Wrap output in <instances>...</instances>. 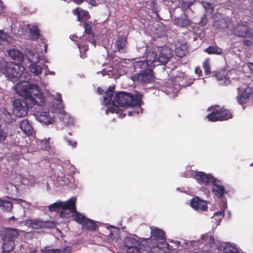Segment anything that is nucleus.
I'll return each mask as SVG.
<instances>
[{"label": "nucleus", "mask_w": 253, "mask_h": 253, "mask_svg": "<svg viewBox=\"0 0 253 253\" xmlns=\"http://www.w3.org/2000/svg\"><path fill=\"white\" fill-rule=\"evenodd\" d=\"M81 53V57L84 59L87 56V54L86 52H80Z\"/></svg>", "instance_id": "69168bd1"}, {"label": "nucleus", "mask_w": 253, "mask_h": 253, "mask_svg": "<svg viewBox=\"0 0 253 253\" xmlns=\"http://www.w3.org/2000/svg\"><path fill=\"white\" fill-rule=\"evenodd\" d=\"M204 51L208 54L221 55L223 53V49L217 45L209 46L204 49Z\"/></svg>", "instance_id": "473e14b6"}, {"label": "nucleus", "mask_w": 253, "mask_h": 253, "mask_svg": "<svg viewBox=\"0 0 253 253\" xmlns=\"http://www.w3.org/2000/svg\"><path fill=\"white\" fill-rule=\"evenodd\" d=\"M20 127L27 135H31L32 133L33 127L27 119L21 121L19 123Z\"/></svg>", "instance_id": "bb28decb"}, {"label": "nucleus", "mask_w": 253, "mask_h": 253, "mask_svg": "<svg viewBox=\"0 0 253 253\" xmlns=\"http://www.w3.org/2000/svg\"><path fill=\"white\" fill-rule=\"evenodd\" d=\"M17 94L33 105L42 106L44 97L36 84H30L27 81L17 83L15 87Z\"/></svg>", "instance_id": "f03ea898"}, {"label": "nucleus", "mask_w": 253, "mask_h": 253, "mask_svg": "<svg viewBox=\"0 0 253 253\" xmlns=\"http://www.w3.org/2000/svg\"><path fill=\"white\" fill-rule=\"evenodd\" d=\"M8 38V36L7 34L4 33L2 30H0V39L4 41H6Z\"/></svg>", "instance_id": "864d4df0"}, {"label": "nucleus", "mask_w": 253, "mask_h": 253, "mask_svg": "<svg viewBox=\"0 0 253 253\" xmlns=\"http://www.w3.org/2000/svg\"><path fill=\"white\" fill-rule=\"evenodd\" d=\"M88 3L90 4L92 6H96L99 3L100 0H85Z\"/></svg>", "instance_id": "4d7b16f0"}, {"label": "nucleus", "mask_w": 253, "mask_h": 253, "mask_svg": "<svg viewBox=\"0 0 253 253\" xmlns=\"http://www.w3.org/2000/svg\"><path fill=\"white\" fill-rule=\"evenodd\" d=\"M165 232L157 228L152 226L151 227V238L156 241L165 240L166 239Z\"/></svg>", "instance_id": "6ab92c4d"}, {"label": "nucleus", "mask_w": 253, "mask_h": 253, "mask_svg": "<svg viewBox=\"0 0 253 253\" xmlns=\"http://www.w3.org/2000/svg\"><path fill=\"white\" fill-rule=\"evenodd\" d=\"M0 208L4 211L10 212L13 208V203L6 200H0Z\"/></svg>", "instance_id": "2f4dec72"}, {"label": "nucleus", "mask_w": 253, "mask_h": 253, "mask_svg": "<svg viewBox=\"0 0 253 253\" xmlns=\"http://www.w3.org/2000/svg\"><path fill=\"white\" fill-rule=\"evenodd\" d=\"M174 23L175 25L181 28H187L191 25L192 22L188 18L187 15L184 13L180 16L174 18Z\"/></svg>", "instance_id": "dca6fc26"}, {"label": "nucleus", "mask_w": 253, "mask_h": 253, "mask_svg": "<svg viewBox=\"0 0 253 253\" xmlns=\"http://www.w3.org/2000/svg\"><path fill=\"white\" fill-rule=\"evenodd\" d=\"M65 139L67 141L68 144L69 145H71L73 146V147H76L77 145V142L75 141L72 142V141L69 139L67 136L65 137Z\"/></svg>", "instance_id": "5fc2aeb1"}, {"label": "nucleus", "mask_w": 253, "mask_h": 253, "mask_svg": "<svg viewBox=\"0 0 253 253\" xmlns=\"http://www.w3.org/2000/svg\"><path fill=\"white\" fill-rule=\"evenodd\" d=\"M169 244L165 240H161L157 243L151 249V251L153 253H164L168 249Z\"/></svg>", "instance_id": "4be33fe9"}, {"label": "nucleus", "mask_w": 253, "mask_h": 253, "mask_svg": "<svg viewBox=\"0 0 253 253\" xmlns=\"http://www.w3.org/2000/svg\"><path fill=\"white\" fill-rule=\"evenodd\" d=\"M191 206L196 210L206 211L208 209L207 203L198 197L193 198L190 202Z\"/></svg>", "instance_id": "2eb2a0df"}, {"label": "nucleus", "mask_w": 253, "mask_h": 253, "mask_svg": "<svg viewBox=\"0 0 253 253\" xmlns=\"http://www.w3.org/2000/svg\"><path fill=\"white\" fill-rule=\"evenodd\" d=\"M8 54L12 59L18 61H23L24 58V54L20 51L16 49L8 50Z\"/></svg>", "instance_id": "cd10ccee"}, {"label": "nucleus", "mask_w": 253, "mask_h": 253, "mask_svg": "<svg viewBox=\"0 0 253 253\" xmlns=\"http://www.w3.org/2000/svg\"><path fill=\"white\" fill-rule=\"evenodd\" d=\"M113 103L114 105L113 108H110L111 112L120 115V117L124 118L126 116V113H124V110L119 108L117 105L121 107H130L132 110L128 112L129 116L138 115L142 113L143 110L141 107L143 103L141 95H136L133 96L132 94L124 91H121L117 93L113 100Z\"/></svg>", "instance_id": "f257e3e1"}, {"label": "nucleus", "mask_w": 253, "mask_h": 253, "mask_svg": "<svg viewBox=\"0 0 253 253\" xmlns=\"http://www.w3.org/2000/svg\"><path fill=\"white\" fill-rule=\"evenodd\" d=\"M113 95V89H108L105 92L103 97V100L105 104H110Z\"/></svg>", "instance_id": "79ce46f5"}, {"label": "nucleus", "mask_w": 253, "mask_h": 253, "mask_svg": "<svg viewBox=\"0 0 253 253\" xmlns=\"http://www.w3.org/2000/svg\"><path fill=\"white\" fill-rule=\"evenodd\" d=\"M253 93V88L250 86L245 88L241 94L237 96V100L239 104L242 106L248 102L252 97Z\"/></svg>", "instance_id": "9b49d317"}, {"label": "nucleus", "mask_w": 253, "mask_h": 253, "mask_svg": "<svg viewBox=\"0 0 253 253\" xmlns=\"http://www.w3.org/2000/svg\"><path fill=\"white\" fill-rule=\"evenodd\" d=\"M38 120L45 124H50L53 121V117L49 114V112H42L38 116Z\"/></svg>", "instance_id": "c85d7f7f"}, {"label": "nucleus", "mask_w": 253, "mask_h": 253, "mask_svg": "<svg viewBox=\"0 0 253 253\" xmlns=\"http://www.w3.org/2000/svg\"><path fill=\"white\" fill-rule=\"evenodd\" d=\"M248 66H249V68L250 69L251 71L253 73V63H249V65H248Z\"/></svg>", "instance_id": "338daca9"}, {"label": "nucleus", "mask_w": 253, "mask_h": 253, "mask_svg": "<svg viewBox=\"0 0 253 253\" xmlns=\"http://www.w3.org/2000/svg\"><path fill=\"white\" fill-rule=\"evenodd\" d=\"M84 0H73V1L77 4H82Z\"/></svg>", "instance_id": "0e129e2a"}, {"label": "nucleus", "mask_w": 253, "mask_h": 253, "mask_svg": "<svg viewBox=\"0 0 253 253\" xmlns=\"http://www.w3.org/2000/svg\"><path fill=\"white\" fill-rule=\"evenodd\" d=\"M97 91L99 94H102L103 92V90L100 87H98Z\"/></svg>", "instance_id": "774afa93"}, {"label": "nucleus", "mask_w": 253, "mask_h": 253, "mask_svg": "<svg viewBox=\"0 0 253 253\" xmlns=\"http://www.w3.org/2000/svg\"><path fill=\"white\" fill-rule=\"evenodd\" d=\"M224 211H219L216 212H215L214 214V216H220V219H221L222 218L224 217Z\"/></svg>", "instance_id": "bf43d9fd"}, {"label": "nucleus", "mask_w": 253, "mask_h": 253, "mask_svg": "<svg viewBox=\"0 0 253 253\" xmlns=\"http://www.w3.org/2000/svg\"><path fill=\"white\" fill-rule=\"evenodd\" d=\"M72 248L70 247H66L61 249H52L46 251V253H70Z\"/></svg>", "instance_id": "c03bdc74"}, {"label": "nucleus", "mask_w": 253, "mask_h": 253, "mask_svg": "<svg viewBox=\"0 0 253 253\" xmlns=\"http://www.w3.org/2000/svg\"><path fill=\"white\" fill-rule=\"evenodd\" d=\"M244 44L246 45H250L252 43V42L250 40H244L243 42Z\"/></svg>", "instance_id": "e2e57ef3"}, {"label": "nucleus", "mask_w": 253, "mask_h": 253, "mask_svg": "<svg viewBox=\"0 0 253 253\" xmlns=\"http://www.w3.org/2000/svg\"><path fill=\"white\" fill-rule=\"evenodd\" d=\"M127 253H140V246H136L126 249Z\"/></svg>", "instance_id": "de8ad7c7"}, {"label": "nucleus", "mask_w": 253, "mask_h": 253, "mask_svg": "<svg viewBox=\"0 0 253 253\" xmlns=\"http://www.w3.org/2000/svg\"><path fill=\"white\" fill-rule=\"evenodd\" d=\"M19 235L17 230L10 228L6 233L4 238H6L8 240L14 241V239Z\"/></svg>", "instance_id": "58836bf2"}, {"label": "nucleus", "mask_w": 253, "mask_h": 253, "mask_svg": "<svg viewBox=\"0 0 253 253\" xmlns=\"http://www.w3.org/2000/svg\"><path fill=\"white\" fill-rule=\"evenodd\" d=\"M25 225L34 229H51L56 226V224L53 221L50 220L43 221L42 219L38 218L27 219L25 221Z\"/></svg>", "instance_id": "423d86ee"}, {"label": "nucleus", "mask_w": 253, "mask_h": 253, "mask_svg": "<svg viewBox=\"0 0 253 253\" xmlns=\"http://www.w3.org/2000/svg\"><path fill=\"white\" fill-rule=\"evenodd\" d=\"M14 106L13 113L18 117H23L28 113L29 108H32L35 105L31 104L25 99H16L13 101Z\"/></svg>", "instance_id": "20e7f679"}, {"label": "nucleus", "mask_w": 253, "mask_h": 253, "mask_svg": "<svg viewBox=\"0 0 253 253\" xmlns=\"http://www.w3.org/2000/svg\"><path fill=\"white\" fill-rule=\"evenodd\" d=\"M2 253H10L15 247L14 241L7 239L4 238L2 244Z\"/></svg>", "instance_id": "a878e982"}, {"label": "nucleus", "mask_w": 253, "mask_h": 253, "mask_svg": "<svg viewBox=\"0 0 253 253\" xmlns=\"http://www.w3.org/2000/svg\"><path fill=\"white\" fill-rule=\"evenodd\" d=\"M201 239L202 240H207L208 239H210V242L211 243H212L214 242V239L212 237H211V236L208 235V234H205V235H203L201 237Z\"/></svg>", "instance_id": "3c124183"}, {"label": "nucleus", "mask_w": 253, "mask_h": 253, "mask_svg": "<svg viewBox=\"0 0 253 253\" xmlns=\"http://www.w3.org/2000/svg\"><path fill=\"white\" fill-rule=\"evenodd\" d=\"M36 177L33 175H28L26 177H22L21 182L28 186H34L36 183Z\"/></svg>", "instance_id": "c9c22d12"}, {"label": "nucleus", "mask_w": 253, "mask_h": 253, "mask_svg": "<svg viewBox=\"0 0 253 253\" xmlns=\"http://www.w3.org/2000/svg\"><path fill=\"white\" fill-rule=\"evenodd\" d=\"M7 137V133L0 128V142H3Z\"/></svg>", "instance_id": "8fccbe9b"}, {"label": "nucleus", "mask_w": 253, "mask_h": 253, "mask_svg": "<svg viewBox=\"0 0 253 253\" xmlns=\"http://www.w3.org/2000/svg\"><path fill=\"white\" fill-rule=\"evenodd\" d=\"M153 76L152 70L148 68L131 76V78L134 82L137 83H149L153 79Z\"/></svg>", "instance_id": "6e6552de"}, {"label": "nucleus", "mask_w": 253, "mask_h": 253, "mask_svg": "<svg viewBox=\"0 0 253 253\" xmlns=\"http://www.w3.org/2000/svg\"><path fill=\"white\" fill-rule=\"evenodd\" d=\"M211 182L212 183V185L213 186V188H216V185L217 186H221L220 185V181L217 180L216 178L213 177L212 178V180H211Z\"/></svg>", "instance_id": "6e6d98bb"}, {"label": "nucleus", "mask_w": 253, "mask_h": 253, "mask_svg": "<svg viewBox=\"0 0 253 253\" xmlns=\"http://www.w3.org/2000/svg\"><path fill=\"white\" fill-rule=\"evenodd\" d=\"M217 248L223 253H240L238 249L229 243L221 242L217 245Z\"/></svg>", "instance_id": "a211bd4d"}, {"label": "nucleus", "mask_w": 253, "mask_h": 253, "mask_svg": "<svg viewBox=\"0 0 253 253\" xmlns=\"http://www.w3.org/2000/svg\"><path fill=\"white\" fill-rule=\"evenodd\" d=\"M232 34L240 38H250L253 36L252 29L246 21H241L233 26Z\"/></svg>", "instance_id": "39448f33"}, {"label": "nucleus", "mask_w": 253, "mask_h": 253, "mask_svg": "<svg viewBox=\"0 0 253 253\" xmlns=\"http://www.w3.org/2000/svg\"><path fill=\"white\" fill-rule=\"evenodd\" d=\"M146 60L147 65L151 67H154L155 65H153L154 62H158L157 54L153 49H146L145 53Z\"/></svg>", "instance_id": "aec40b11"}, {"label": "nucleus", "mask_w": 253, "mask_h": 253, "mask_svg": "<svg viewBox=\"0 0 253 253\" xmlns=\"http://www.w3.org/2000/svg\"><path fill=\"white\" fill-rule=\"evenodd\" d=\"M232 74V72L227 73L225 70H221L218 72L215 75V77L218 80L223 81L224 85H227L230 84L231 80L230 75Z\"/></svg>", "instance_id": "393cba45"}, {"label": "nucleus", "mask_w": 253, "mask_h": 253, "mask_svg": "<svg viewBox=\"0 0 253 253\" xmlns=\"http://www.w3.org/2000/svg\"><path fill=\"white\" fill-rule=\"evenodd\" d=\"M124 244L126 249L136 246H140L138 241L131 237H126L124 240Z\"/></svg>", "instance_id": "72a5a7b5"}, {"label": "nucleus", "mask_w": 253, "mask_h": 253, "mask_svg": "<svg viewBox=\"0 0 253 253\" xmlns=\"http://www.w3.org/2000/svg\"><path fill=\"white\" fill-rule=\"evenodd\" d=\"M204 6L207 11L209 10L211 12L213 11V7L211 3L210 2H205Z\"/></svg>", "instance_id": "603ef678"}, {"label": "nucleus", "mask_w": 253, "mask_h": 253, "mask_svg": "<svg viewBox=\"0 0 253 253\" xmlns=\"http://www.w3.org/2000/svg\"><path fill=\"white\" fill-rule=\"evenodd\" d=\"M73 13L77 16L78 21L80 22H85L90 17L87 11L83 10L80 7H77L73 9Z\"/></svg>", "instance_id": "412c9836"}, {"label": "nucleus", "mask_w": 253, "mask_h": 253, "mask_svg": "<svg viewBox=\"0 0 253 253\" xmlns=\"http://www.w3.org/2000/svg\"><path fill=\"white\" fill-rule=\"evenodd\" d=\"M127 43V36L121 35L117 37L114 42V46L118 51L124 53L126 51Z\"/></svg>", "instance_id": "9d476101"}, {"label": "nucleus", "mask_w": 253, "mask_h": 253, "mask_svg": "<svg viewBox=\"0 0 253 253\" xmlns=\"http://www.w3.org/2000/svg\"><path fill=\"white\" fill-rule=\"evenodd\" d=\"M83 25L84 29V33L85 34V35L84 36L85 37V41L86 42H90L94 47H95L96 45V40L95 38V36L90 25L86 22H84Z\"/></svg>", "instance_id": "ddd939ff"}, {"label": "nucleus", "mask_w": 253, "mask_h": 253, "mask_svg": "<svg viewBox=\"0 0 253 253\" xmlns=\"http://www.w3.org/2000/svg\"><path fill=\"white\" fill-rule=\"evenodd\" d=\"M82 226L86 229L90 231L95 230L97 227L94 221L87 217L82 224Z\"/></svg>", "instance_id": "e433bc0d"}, {"label": "nucleus", "mask_w": 253, "mask_h": 253, "mask_svg": "<svg viewBox=\"0 0 253 253\" xmlns=\"http://www.w3.org/2000/svg\"><path fill=\"white\" fill-rule=\"evenodd\" d=\"M73 199H70L65 203L61 201H57L50 205L48 207V210L50 211H60V216L62 218L69 217V214H66L69 208L71 205Z\"/></svg>", "instance_id": "0eeeda50"}, {"label": "nucleus", "mask_w": 253, "mask_h": 253, "mask_svg": "<svg viewBox=\"0 0 253 253\" xmlns=\"http://www.w3.org/2000/svg\"><path fill=\"white\" fill-rule=\"evenodd\" d=\"M25 70L20 64L12 61H0V72L10 81L15 82L19 80Z\"/></svg>", "instance_id": "7ed1b4c3"}, {"label": "nucleus", "mask_w": 253, "mask_h": 253, "mask_svg": "<svg viewBox=\"0 0 253 253\" xmlns=\"http://www.w3.org/2000/svg\"><path fill=\"white\" fill-rule=\"evenodd\" d=\"M112 74V72L111 70H109L108 71H106V69H104L102 71V74L103 75H110Z\"/></svg>", "instance_id": "052dcab7"}, {"label": "nucleus", "mask_w": 253, "mask_h": 253, "mask_svg": "<svg viewBox=\"0 0 253 253\" xmlns=\"http://www.w3.org/2000/svg\"><path fill=\"white\" fill-rule=\"evenodd\" d=\"M229 23V19L222 17L219 18L213 22L212 26L218 30H223L225 28H228Z\"/></svg>", "instance_id": "b1692460"}, {"label": "nucleus", "mask_w": 253, "mask_h": 253, "mask_svg": "<svg viewBox=\"0 0 253 253\" xmlns=\"http://www.w3.org/2000/svg\"><path fill=\"white\" fill-rule=\"evenodd\" d=\"M148 66H149L147 65V63L145 60H138L134 62L133 63V67L135 71L138 69H145L146 67Z\"/></svg>", "instance_id": "37998d69"}, {"label": "nucleus", "mask_w": 253, "mask_h": 253, "mask_svg": "<svg viewBox=\"0 0 253 253\" xmlns=\"http://www.w3.org/2000/svg\"><path fill=\"white\" fill-rule=\"evenodd\" d=\"M172 56V51L167 47H162L158 57V62L161 64H166Z\"/></svg>", "instance_id": "f8f14e48"}, {"label": "nucleus", "mask_w": 253, "mask_h": 253, "mask_svg": "<svg viewBox=\"0 0 253 253\" xmlns=\"http://www.w3.org/2000/svg\"><path fill=\"white\" fill-rule=\"evenodd\" d=\"M188 52V45L186 42L178 41L175 44V53L179 57H183Z\"/></svg>", "instance_id": "f3484780"}, {"label": "nucleus", "mask_w": 253, "mask_h": 253, "mask_svg": "<svg viewBox=\"0 0 253 253\" xmlns=\"http://www.w3.org/2000/svg\"><path fill=\"white\" fill-rule=\"evenodd\" d=\"M212 191L217 197L222 198L225 194V189L222 185H216V188H212Z\"/></svg>", "instance_id": "ea45409f"}, {"label": "nucleus", "mask_w": 253, "mask_h": 253, "mask_svg": "<svg viewBox=\"0 0 253 253\" xmlns=\"http://www.w3.org/2000/svg\"><path fill=\"white\" fill-rule=\"evenodd\" d=\"M207 22V15L204 14L201 17L198 24L201 26H205Z\"/></svg>", "instance_id": "09e8293b"}, {"label": "nucleus", "mask_w": 253, "mask_h": 253, "mask_svg": "<svg viewBox=\"0 0 253 253\" xmlns=\"http://www.w3.org/2000/svg\"><path fill=\"white\" fill-rule=\"evenodd\" d=\"M196 0H178V5L183 11L191 9V7Z\"/></svg>", "instance_id": "c756f323"}, {"label": "nucleus", "mask_w": 253, "mask_h": 253, "mask_svg": "<svg viewBox=\"0 0 253 253\" xmlns=\"http://www.w3.org/2000/svg\"><path fill=\"white\" fill-rule=\"evenodd\" d=\"M195 73L198 75V77H201L203 76V72L200 67H197L195 69Z\"/></svg>", "instance_id": "13d9d810"}, {"label": "nucleus", "mask_w": 253, "mask_h": 253, "mask_svg": "<svg viewBox=\"0 0 253 253\" xmlns=\"http://www.w3.org/2000/svg\"><path fill=\"white\" fill-rule=\"evenodd\" d=\"M4 9V6L3 5V2L1 0H0V14L3 12Z\"/></svg>", "instance_id": "680f3d73"}, {"label": "nucleus", "mask_w": 253, "mask_h": 253, "mask_svg": "<svg viewBox=\"0 0 253 253\" xmlns=\"http://www.w3.org/2000/svg\"><path fill=\"white\" fill-rule=\"evenodd\" d=\"M194 177L199 183H203L205 185L209 184L213 178L211 175L202 171L195 172L194 173Z\"/></svg>", "instance_id": "4468645a"}, {"label": "nucleus", "mask_w": 253, "mask_h": 253, "mask_svg": "<svg viewBox=\"0 0 253 253\" xmlns=\"http://www.w3.org/2000/svg\"><path fill=\"white\" fill-rule=\"evenodd\" d=\"M203 66L204 69L205 76L209 75L211 73L210 59L208 58L205 59V60L203 63Z\"/></svg>", "instance_id": "a18cd8bd"}, {"label": "nucleus", "mask_w": 253, "mask_h": 253, "mask_svg": "<svg viewBox=\"0 0 253 253\" xmlns=\"http://www.w3.org/2000/svg\"><path fill=\"white\" fill-rule=\"evenodd\" d=\"M29 69L30 71L36 76L40 75L42 71V69L40 66L34 63H32L29 66Z\"/></svg>", "instance_id": "a19ab883"}, {"label": "nucleus", "mask_w": 253, "mask_h": 253, "mask_svg": "<svg viewBox=\"0 0 253 253\" xmlns=\"http://www.w3.org/2000/svg\"><path fill=\"white\" fill-rule=\"evenodd\" d=\"M78 47L80 52H86L88 50V46L84 42L78 44Z\"/></svg>", "instance_id": "49530a36"}, {"label": "nucleus", "mask_w": 253, "mask_h": 253, "mask_svg": "<svg viewBox=\"0 0 253 253\" xmlns=\"http://www.w3.org/2000/svg\"><path fill=\"white\" fill-rule=\"evenodd\" d=\"M76 200L75 198L73 200L66 214H69V217L72 214L71 216L73 218V219L76 222L82 225L86 217L77 211Z\"/></svg>", "instance_id": "1a4fd4ad"}, {"label": "nucleus", "mask_w": 253, "mask_h": 253, "mask_svg": "<svg viewBox=\"0 0 253 253\" xmlns=\"http://www.w3.org/2000/svg\"><path fill=\"white\" fill-rule=\"evenodd\" d=\"M219 115L220 116L222 121H226L231 119L233 117L232 113L230 110L225 109L223 107L218 110Z\"/></svg>", "instance_id": "f704fd0d"}, {"label": "nucleus", "mask_w": 253, "mask_h": 253, "mask_svg": "<svg viewBox=\"0 0 253 253\" xmlns=\"http://www.w3.org/2000/svg\"><path fill=\"white\" fill-rule=\"evenodd\" d=\"M7 193L9 195V197L13 200L17 201L18 203L21 204L25 201L21 199H16L13 197L14 196L16 195L18 193V188L17 187L12 183H9L7 185Z\"/></svg>", "instance_id": "5701e85b"}, {"label": "nucleus", "mask_w": 253, "mask_h": 253, "mask_svg": "<svg viewBox=\"0 0 253 253\" xmlns=\"http://www.w3.org/2000/svg\"><path fill=\"white\" fill-rule=\"evenodd\" d=\"M208 121L211 122L222 121L220 116L219 115L218 110H215L211 112L207 116Z\"/></svg>", "instance_id": "4c0bfd02"}, {"label": "nucleus", "mask_w": 253, "mask_h": 253, "mask_svg": "<svg viewBox=\"0 0 253 253\" xmlns=\"http://www.w3.org/2000/svg\"><path fill=\"white\" fill-rule=\"evenodd\" d=\"M41 37L40 30L37 26H33L29 29V37L32 41H37Z\"/></svg>", "instance_id": "7c9ffc66"}]
</instances>
